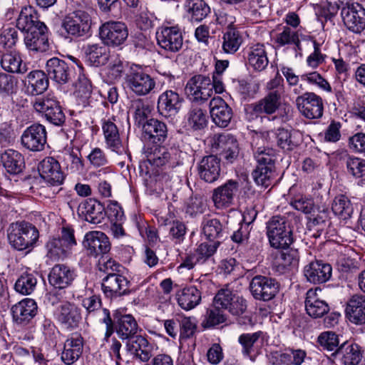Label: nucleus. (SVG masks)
I'll return each instance as SVG.
<instances>
[{
    "mask_svg": "<svg viewBox=\"0 0 365 365\" xmlns=\"http://www.w3.org/2000/svg\"><path fill=\"white\" fill-rule=\"evenodd\" d=\"M249 65L255 71L264 70L269 63L267 53L263 43H257L249 48L247 53Z\"/></svg>",
    "mask_w": 365,
    "mask_h": 365,
    "instance_id": "nucleus-42",
    "label": "nucleus"
},
{
    "mask_svg": "<svg viewBox=\"0 0 365 365\" xmlns=\"http://www.w3.org/2000/svg\"><path fill=\"white\" fill-rule=\"evenodd\" d=\"M76 245L74 230L69 226H63L59 237L51 238L46 242L47 256L53 260L63 259L71 254Z\"/></svg>",
    "mask_w": 365,
    "mask_h": 365,
    "instance_id": "nucleus-3",
    "label": "nucleus"
},
{
    "mask_svg": "<svg viewBox=\"0 0 365 365\" xmlns=\"http://www.w3.org/2000/svg\"><path fill=\"white\" fill-rule=\"evenodd\" d=\"M212 121L219 127H227L232 118L231 108L221 97H214L209 103Z\"/></svg>",
    "mask_w": 365,
    "mask_h": 365,
    "instance_id": "nucleus-28",
    "label": "nucleus"
},
{
    "mask_svg": "<svg viewBox=\"0 0 365 365\" xmlns=\"http://www.w3.org/2000/svg\"><path fill=\"white\" fill-rule=\"evenodd\" d=\"M296 105L300 113L306 118L319 119L323 115V101L313 92H306L297 97Z\"/></svg>",
    "mask_w": 365,
    "mask_h": 365,
    "instance_id": "nucleus-15",
    "label": "nucleus"
},
{
    "mask_svg": "<svg viewBox=\"0 0 365 365\" xmlns=\"http://www.w3.org/2000/svg\"><path fill=\"white\" fill-rule=\"evenodd\" d=\"M180 336L182 339L192 337L197 329V322L195 318L190 317H178Z\"/></svg>",
    "mask_w": 365,
    "mask_h": 365,
    "instance_id": "nucleus-62",
    "label": "nucleus"
},
{
    "mask_svg": "<svg viewBox=\"0 0 365 365\" xmlns=\"http://www.w3.org/2000/svg\"><path fill=\"white\" fill-rule=\"evenodd\" d=\"M166 124L156 118H150L142 127L143 135L145 140L152 143H162L168 138Z\"/></svg>",
    "mask_w": 365,
    "mask_h": 365,
    "instance_id": "nucleus-31",
    "label": "nucleus"
},
{
    "mask_svg": "<svg viewBox=\"0 0 365 365\" xmlns=\"http://www.w3.org/2000/svg\"><path fill=\"white\" fill-rule=\"evenodd\" d=\"M1 160L6 170L13 175L21 173L25 165L24 156L13 149L5 150L1 155Z\"/></svg>",
    "mask_w": 365,
    "mask_h": 365,
    "instance_id": "nucleus-45",
    "label": "nucleus"
},
{
    "mask_svg": "<svg viewBox=\"0 0 365 365\" xmlns=\"http://www.w3.org/2000/svg\"><path fill=\"white\" fill-rule=\"evenodd\" d=\"M78 211L85 217L86 221L96 225L101 223L106 217L104 205L93 198L81 202L78 206Z\"/></svg>",
    "mask_w": 365,
    "mask_h": 365,
    "instance_id": "nucleus-33",
    "label": "nucleus"
},
{
    "mask_svg": "<svg viewBox=\"0 0 365 365\" xmlns=\"http://www.w3.org/2000/svg\"><path fill=\"white\" fill-rule=\"evenodd\" d=\"M207 208L205 199L198 195L190 196L185 205V213L191 217L202 214Z\"/></svg>",
    "mask_w": 365,
    "mask_h": 365,
    "instance_id": "nucleus-58",
    "label": "nucleus"
},
{
    "mask_svg": "<svg viewBox=\"0 0 365 365\" xmlns=\"http://www.w3.org/2000/svg\"><path fill=\"white\" fill-rule=\"evenodd\" d=\"M187 126L193 130H200L207 127L208 116L205 110L197 106H192L186 117Z\"/></svg>",
    "mask_w": 365,
    "mask_h": 365,
    "instance_id": "nucleus-49",
    "label": "nucleus"
},
{
    "mask_svg": "<svg viewBox=\"0 0 365 365\" xmlns=\"http://www.w3.org/2000/svg\"><path fill=\"white\" fill-rule=\"evenodd\" d=\"M283 250L276 255L273 261V267L279 274H284L297 267L299 263V255L297 250Z\"/></svg>",
    "mask_w": 365,
    "mask_h": 365,
    "instance_id": "nucleus-34",
    "label": "nucleus"
},
{
    "mask_svg": "<svg viewBox=\"0 0 365 365\" xmlns=\"http://www.w3.org/2000/svg\"><path fill=\"white\" fill-rule=\"evenodd\" d=\"M37 278L34 273L24 272L16 280L14 289L24 295L31 294L36 289Z\"/></svg>",
    "mask_w": 365,
    "mask_h": 365,
    "instance_id": "nucleus-56",
    "label": "nucleus"
},
{
    "mask_svg": "<svg viewBox=\"0 0 365 365\" xmlns=\"http://www.w3.org/2000/svg\"><path fill=\"white\" fill-rule=\"evenodd\" d=\"M341 16L345 26L354 33L359 34L365 29V9L359 3L346 4Z\"/></svg>",
    "mask_w": 365,
    "mask_h": 365,
    "instance_id": "nucleus-13",
    "label": "nucleus"
},
{
    "mask_svg": "<svg viewBox=\"0 0 365 365\" xmlns=\"http://www.w3.org/2000/svg\"><path fill=\"white\" fill-rule=\"evenodd\" d=\"M156 39L161 48L170 53L178 52L183 45V36L178 26L159 28Z\"/></svg>",
    "mask_w": 365,
    "mask_h": 365,
    "instance_id": "nucleus-12",
    "label": "nucleus"
},
{
    "mask_svg": "<svg viewBox=\"0 0 365 365\" xmlns=\"http://www.w3.org/2000/svg\"><path fill=\"white\" fill-rule=\"evenodd\" d=\"M130 110L133 113L135 123L141 128L149 120L148 117L152 111L150 106L140 98L131 101Z\"/></svg>",
    "mask_w": 365,
    "mask_h": 365,
    "instance_id": "nucleus-51",
    "label": "nucleus"
},
{
    "mask_svg": "<svg viewBox=\"0 0 365 365\" xmlns=\"http://www.w3.org/2000/svg\"><path fill=\"white\" fill-rule=\"evenodd\" d=\"M115 117L104 120L102 123V130L106 147L118 155H126L127 148L123 144L120 137L118 128L115 123Z\"/></svg>",
    "mask_w": 365,
    "mask_h": 365,
    "instance_id": "nucleus-19",
    "label": "nucleus"
},
{
    "mask_svg": "<svg viewBox=\"0 0 365 365\" xmlns=\"http://www.w3.org/2000/svg\"><path fill=\"white\" fill-rule=\"evenodd\" d=\"M129 281L121 274L112 273L108 274L103 280L102 289L104 294L109 298H116L128 292Z\"/></svg>",
    "mask_w": 365,
    "mask_h": 365,
    "instance_id": "nucleus-27",
    "label": "nucleus"
},
{
    "mask_svg": "<svg viewBox=\"0 0 365 365\" xmlns=\"http://www.w3.org/2000/svg\"><path fill=\"white\" fill-rule=\"evenodd\" d=\"M295 132L284 128H279L276 132L277 144L282 150H292L298 145L295 140Z\"/></svg>",
    "mask_w": 365,
    "mask_h": 365,
    "instance_id": "nucleus-57",
    "label": "nucleus"
},
{
    "mask_svg": "<svg viewBox=\"0 0 365 365\" xmlns=\"http://www.w3.org/2000/svg\"><path fill=\"white\" fill-rule=\"evenodd\" d=\"M346 313L351 323L365 325V295H353L347 302Z\"/></svg>",
    "mask_w": 365,
    "mask_h": 365,
    "instance_id": "nucleus-35",
    "label": "nucleus"
},
{
    "mask_svg": "<svg viewBox=\"0 0 365 365\" xmlns=\"http://www.w3.org/2000/svg\"><path fill=\"white\" fill-rule=\"evenodd\" d=\"M291 205L306 215L311 214L314 210L313 200L303 195L295 196L291 201Z\"/></svg>",
    "mask_w": 365,
    "mask_h": 365,
    "instance_id": "nucleus-64",
    "label": "nucleus"
},
{
    "mask_svg": "<svg viewBox=\"0 0 365 365\" xmlns=\"http://www.w3.org/2000/svg\"><path fill=\"white\" fill-rule=\"evenodd\" d=\"M185 93L193 102L207 101L212 96L210 78L203 75L194 76L187 81Z\"/></svg>",
    "mask_w": 365,
    "mask_h": 365,
    "instance_id": "nucleus-14",
    "label": "nucleus"
},
{
    "mask_svg": "<svg viewBox=\"0 0 365 365\" xmlns=\"http://www.w3.org/2000/svg\"><path fill=\"white\" fill-rule=\"evenodd\" d=\"M250 289L255 299L269 301L277 294L279 284L274 279L257 275L252 278L250 284Z\"/></svg>",
    "mask_w": 365,
    "mask_h": 365,
    "instance_id": "nucleus-16",
    "label": "nucleus"
},
{
    "mask_svg": "<svg viewBox=\"0 0 365 365\" xmlns=\"http://www.w3.org/2000/svg\"><path fill=\"white\" fill-rule=\"evenodd\" d=\"M45 68L48 77L61 85L68 83L73 75L72 67L57 57L48 60Z\"/></svg>",
    "mask_w": 365,
    "mask_h": 365,
    "instance_id": "nucleus-23",
    "label": "nucleus"
},
{
    "mask_svg": "<svg viewBox=\"0 0 365 365\" xmlns=\"http://www.w3.org/2000/svg\"><path fill=\"white\" fill-rule=\"evenodd\" d=\"M138 324L131 314L118 317L115 322V331L122 340H129L136 336Z\"/></svg>",
    "mask_w": 365,
    "mask_h": 365,
    "instance_id": "nucleus-40",
    "label": "nucleus"
},
{
    "mask_svg": "<svg viewBox=\"0 0 365 365\" xmlns=\"http://www.w3.org/2000/svg\"><path fill=\"white\" fill-rule=\"evenodd\" d=\"M146 160L143 162L147 168L148 165L155 168L166 165L170 160L171 155L165 146L153 145L145 151Z\"/></svg>",
    "mask_w": 365,
    "mask_h": 365,
    "instance_id": "nucleus-39",
    "label": "nucleus"
},
{
    "mask_svg": "<svg viewBox=\"0 0 365 365\" xmlns=\"http://www.w3.org/2000/svg\"><path fill=\"white\" fill-rule=\"evenodd\" d=\"M242 43V38L236 29H227L223 35L222 49L227 53H235Z\"/></svg>",
    "mask_w": 365,
    "mask_h": 365,
    "instance_id": "nucleus-55",
    "label": "nucleus"
},
{
    "mask_svg": "<svg viewBox=\"0 0 365 365\" xmlns=\"http://www.w3.org/2000/svg\"><path fill=\"white\" fill-rule=\"evenodd\" d=\"M348 173L359 178L365 175V160L356 157H348L346 160Z\"/></svg>",
    "mask_w": 365,
    "mask_h": 365,
    "instance_id": "nucleus-63",
    "label": "nucleus"
},
{
    "mask_svg": "<svg viewBox=\"0 0 365 365\" xmlns=\"http://www.w3.org/2000/svg\"><path fill=\"white\" fill-rule=\"evenodd\" d=\"M1 66L4 71L9 73H24L28 70L26 64L23 63L21 54L16 51L4 53L1 56Z\"/></svg>",
    "mask_w": 365,
    "mask_h": 365,
    "instance_id": "nucleus-46",
    "label": "nucleus"
},
{
    "mask_svg": "<svg viewBox=\"0 0 365 365\" xmlns=\"http://www.w3.org/2000/svg\"><path fill=\"white\" fill-rule=\"evenodd\" d=\"M126 87L138 96L149 94L155 87V80L139 68L131 67L125 77Z\"/></svg>",
    "mask_w": 365,
    "mask_h": 365,
    "instance_id": "nucleus-7",
    "label": "nucleus"
},
{
    "mask_svg": "<svg viewBox=\"0 0 365 365\" xmlns=\"http://www.w3.org/2000/svg\"><path fill=\"white\" fill-rule=\"evenodd\" d=\"M261 331L254 333L242 334L238 337V342L242 346V352L244 356L253 360V356L256 352L257 343L262 335Z\"/></svg>",
    "mask_w": 365,
    "mask_h": 365,
    "instance_id": "nucleus-52",
    "label": "nucleus"
},
{
    "mask_svg": "<svg viewBox=\"0 0 365 365\" xmlns=\"http://www.w3.org/2000/svg\"><path fill=\"white\" fill-rule=\"evenodd\" d=\"M85 53L88 60L95 66L105 65L109 58H113L110 55V50L106 45L91 44L86 48Z\"/></svg>",
    "mask_w": 365,
    "mask_h": 365,
    "instance_id": "nucleus-48",
    "label": "nucleus"
},
{
    "mask_svg": "<svg viewBox=\"0 0 365 365\" xmlns=\"http://www.w3.org/2000/svg\"><path fill=\"white\" fill-rule=\"evenodd\" d=\"M274 42L279 47L286 45H294L296 51H301V41L299 34L289 27H284L282 31L276 34Z\"/></svg>",
    "mask_w": 365,
    "mask_h": 365,
    "instance_id": "nucleus-53",
    "label": "nucleus"
},
{
    "mask_svg": "<svg viewBox=\"0 0 365 365\" xmlns=\"http://www.w3.org/2000/svg\"><path fill=\"white\" fill-rule=\"evenodd\" d=\"M58 322L66 329L73 330L78 327L81 320V309L73 303L64 302L54 313Z\"/></svg>",
    "mask_w": 365,
    "mask_h": 365,
    "instance_id": "nucleus-18",
    "label": "nucleus"
},
{
    "mask_svg": "<svg viewBox=\"0 0 365 365\" xmlns=\"http://www.w3.org/2000/svg\"><path fill=\"white\" fill-rule=\"evenodd\" d=\"M214 306L226 309L233 315H241L247 309V302L235 294L227 285L218 290L213 301Z\"/></svg>",
    "mask_w": 365,
    "mask_h": 365,
    "instance_id": "nucleus-5",
    "label": "nucleus"
},
{
    "mask_svg": "<svg viewBox=\"0 0 365 365\" xmlns=\"http://www.w3.org/2000/svg\"><path fill=\"white\" fill-rule=\"evenodd\" d=\"M7 235L9 244L21 251L32 247L38 239L39 233L34 225L23 221L11 224Z\"/></svg>",
    "mask_w": 365,
    "mask_h": 365,
    "instance_id": "nucleus-2",
    "label": "nucleus"
},
{
    "mask_svg": "<svg viewBox=\"0 0 365 365\" xmlns=\"http://www.w3.org/2000/svg\"><path fill=\"white\" fill-rule=\"evenodd\" d=\"M220 244V241H215L212 244L203 242L198 245L193 254L197 259L199 264L204 263L210 257H212L216 252Z\"/></svg>",
    "mask_w": 365,
    "mask_h": 365,
    "instance_id": "nucleus-61",
    "label": "nucleus"
},
{
    "mask_svg": "<svg viewBox=\"0 0 365 365\" xmlns=\"http://www.w3.org/2000/svg\"><path fill=\"white\" fill-rule=\"evenodd\" d=\"M179 306L185 310H190L198 305L201 301V292L195 287H187L176 294Z\"/></svg>",
    "mask_w": 365,
    "mask_h": 365,
    "instance_id": "nucleus-47",
    "label": "nucleus"
},
{
    "mask_svg": "<svg viewBox=\"0 0 365 365\" xmlns=\"http://www.w3.org/2000/svg\"><path fill=\"white\" fill-rule=\"evenodd\" d=\"M331 266L319 260L311 262L304 268V273L307 279L314 284L327 282L331 278Z\"/></svg>",
    "mask_w": 365,
    "mask_h": 365,
    "instance_id": "nucleus-29",
    "label": "nucleus"
},
{
    "mask_svg": "<svg viewBox=\"0 0 365 365\" xmlns=\"http://www.w3.org/2000/svg\"><path fill=\"white\" fill-rule=\"evenodd\" d=\"M275 167L257 166L252 172V178L257 185L264 188L269 187L274 175Z\"/></svg>",
    "mask_w": 365,
    "mask_h": 365,
    "instance_id": "nucleus-59",
    "label": "nucleus"
},
{
    "mask_svg": "<svg viewBox=\"0 0 365 365\" xmlns=\"http://www.w3.org/2000/svg\"><path fill=\"white\" fill-rule=\"evenodd\" d=\"M262 138H257L252 145L253 155L257 163V166L275 167L276 152L268 146L261 145Z\"/></svg>",
    "mask_w": 365,
    "mask_h": 365,
    "instance_id": "nucleus-38",
    "label": "nucleus"
},
{
    "mask_svg": "<svg viewBox=\"0 0 365 365\" xmlns=\"http://www.w3.org/2000/svg\"><path fill=\"white\" fill-rule=\"evenodd\" d=\"M212 149L218 153L228 163L239 156L240 147L236 138L230 133L216 135L212 138Z\"/></svg>",
    "mask_w": 365,
    "mask_h": 365,
    "instance_id": "nucleus-11",
    "label": "nucleus"
},
{
    "mask_svg": "<svg viewBox=\"0 0 365 365\" xmlns=\"http://www.w3.org/2000/svg\"><path fill=\"white\" fill-rule=\"evenodd\" d=\"M182 98L175 91L167 90L158 99L157 109L159 114L165 118L175 116L180 111Z\"/></svg>",
    "mask_w": 365,
    "mask_h": 365,
    "instance_id": "nucleus-22",
    "label": "nucleus"
},
{
    "mask_svg": "<svg viewBox=\"0 0 365 365\" xmlns=\"http://www.w3.org/2000/svg\"><path fill=\"white\" fill-rule=\"evenodd\" d=\"M17 28L24 31V42L28 49L36 52H45L49 48L47 27L38 19L31 7L23 9L19 16Z\"/></svg>",
    "mask_w": 365,
    "mask_h": 365,
    "instance_id": "nucleus-1",
    "label": "nucleus"
},
{
    "mask_svg": "<svg viewBox=\"0 0 365 365\" xmlns=\"http://www.w3.org/2000/svg\"><path fill=\"white\" fill-rule=\"evenodd\" d=\"M240 192V182L228 180L212 192V201L216 210H224L235 204V200Z\"/></svg>",
    "mask_w": 365,
    "mask_h": 365,
    "instance_id": "nucleus-9",
    "label": "nucleus"
},
{
    "mask_svg": "<svg viewBox=\"0 0 365 365\" xmlns=\"http://www.w3.org/2000/svg\"><path fill=\"white\" fill-rule=\"evenodd\" d=\"M331 210L341 220H346L352 217L354 206L348 197L340 195L334 199Z\"/></svg>",
    "mask_w": 365,
    "mask_h": 365,
    "instance_id": "nucleus-50",
    "label": "nucleus"
},
{
    "mask_svg": "<svg viewBox=\"0 0 365 365\" xmlns=\"http://www.w3.org/2000/svg\"><path fill=\"white\" fill-rule=\"evenodd\" d=\"M364 349L356 343L344 342L331 356L343 365H358L363 358Z\"/></svg>",
    "mask_w": 365,
    "mask_h": 365,
    "instance_id": "nucleus-25",
    "label": "nucleus"
},
{
    "mask_svg": "<svg viewBox=\"0 0 365 365\" xmlns=\"http://www.w3.org/2000/svg\"><path fill=\"white\" fill-rule=\"evenodd\" d=\"M266 229L271 247L284 249L293 242L292 232L284 217H272L267 222Z\"/></svg>",
    "mask_w": 365,
    "mask_h": 365,
    "instance_id": "nucleus-4",
    "label": "nucleus"
},
{
    "mask_svg": "<svg viewBox=\"0 0 365 365\" xmlns=\"http://www.w3.org/2000/svg\"><path fill=\"white\" fill-rule=\"evenodd\" d=\"M27 91L31 95L38 96L43 93L48 86V77L42 71H31L27 77Z\"/></svg>",
    "mask_w": 365,
    "mask_h": 365,
    "instance_id": "nucleus-44",
    "label": "nucleus"
},
{
    "mask_svg": "<svg viewBox=\"0 0 365 365\" xmlns=\"http://www.w3.org/2000/svg\"><path fill=\"white\" fill-rule=\"evenodd\" d=\"M127 351L142 361H148L152 356V345L141 335L130 338L126 344Z\"/></svg>",
    "mask_w": 365,
    "mask_h": 365,
    "instance_id": "nucleus-37",
    "label": "nucleus"
},
{
    "mask_svg": "<svg viewBox=\"0 0 365 365\" xmlns=\"http://www.w3.org/2000/svg\"><path fill=\"white\" fill-rule=\"evenodd\" d=\"M202 233L210 241H219L223 237L224 226L220 220L210 215L203 217L201 222Z\"/></svg>",
    "mask_w": 365,
    "mask_h": 365,
    "instance_id": "nucleus-43",
    "label": "nucleus"
},
{
    "mask_svg": "<svg viewBox=\"0 0 365 365\" xmlns=\"http://www.w3.org/2000/svg\"><path fill=\"white\" fill-rule=\"evenodd\" d=\"M83 338L81 334L72 333L64 342L61 353V361L66 365L73 364L83 354Z\"/></svg>",
    "mask_w": 365,
    "mask_h": 365,
    "instance_id": "nucleus-24",
    "label": "nucleus"
},
{
    "mask_svg": "<svg viewBox=\"0 0 365 365\" xmlns=\"http://www.w3.org/2000/svg\"><path fill=\"white\" fill-rule=\"evenodd\" d=\"M38 171L41 177L51 186L61 185L66 178L59 163L53 157L45 158L39 164Z\"/></svg>",
    "mask_w": 365,
    "mask_h": 365,
    "instance_id": "nucleus-20",
    "label": "nucleus"
},
{
    "mask_svg": "<svg viewBox=\"0 0 365 365\" xmlns=\"http://www.w3.org/2000/svg\"><path fill=\"white\" fill-rule=\"evenodd\" d=\"M37 304L29 298L24 299L11 307L14 321L20 325L27 324L36 314Z\"/></svg>",
    "mask_w": 365,
    "mask_h": 365,
    "instance_id": "nucleus-30",
    "label": "nucleus"
},
{
    "mask_svg": "<svg viewBox=\"0 0 365 365\" xmlns=\"http://www.w3.org/2000/svg\"><path fill=\"white\" fill-rule=\"evenodd\" d=\"M185 9L191 19L200 21L210 13V7L203 0H187Z\"/></svg>",
    "mask_w": 365,
    "mask_h": 365,
    "instance_id": "nucleus-54",
    "label": "nucleus"
},
{
    "mask_svg": "<svg viewBox=\"0 0 365 365\" xmlns=\"http://www.w3.org/2000/svg\"><path fill=\"white\" fill-rule=\"evenodd\" d=\"M91 24V15L86 11L77 10L64 17L62 28L71 36L83 37L88 34Z\"/></svg>",
    "mask_w": 365,
    "mask_h": 365,
    "instance_id": "nucleus-6",
    "label": "nucleus"
},
{
    "mask_svg": "<svg viewBox=\"0 0 365 365\" xmlns=\"http://www.w3.org/2000/svg\"><path fill=\"white\" fill-rule=\"evenodd\" d=\"M318 291L322 292L321 289H310L306 294L305 309L307 313L313 318L322 317L329 310L328 304L319 297Z\"/></svg>",
    "mask_w": 365,
    "mask_h": 365,
    "instance_id": "nucleus-36",
    "label": "nucleus"
},
{
    "mask_svg": "<svg viewBox=\"0 0 365 365\" xmlns=\"http://www.w3.org/2000/svg\"><path fill=\"white\" fill-rule=\"evenodd\" d=\"M76 270L64 264L54 265L48 274L49 284L56 289H65L69 287L76 279Z\"/></svg>",
    "mask_w": 365,
    "mask_h": 365,
    "instance_id": "nucleus-26",
    "label": "nucleus"
},
{
    "mask_svg": "<svg viewBox=\"0 0 365 365\" xmlns=\"http://www.w3.org/2000/svg\"><path fill=\"white\" fill-rule=\"evenodd\" d=\"M220 170V159L214 155L203 157L198 164V175L206 182H215Z\"/></svg>",
    "mask_w": 365,
    "mask_h": 365,
    "instance_id": "nucleus-32",
    "label": "nucleus"
},
{
    "mask_svg": "<svg viewBox=\"0 0 365 365\" xmlns=\"http://www.w3.org/2000/svg\"><path fill=\"white\" fill-rule=\"evenodd\" d=\"M83 246L88 255L95 257L106 254L110 248L108 237L100 231L87 232L84 236Z\"/></svg>",
    "mask_w": 365,
    "mask_h": 365,
    "instance_id": "nucleus-21",
    "label": "nucleus"
},
{
    "mask_svg": "<svg viewBox=\"0 0 365 365\" xmlns=\"http://www.w3.org/2000/svg\"><path fill=\"white\" fill-rule=\"evenodd\" d=\"M47 132L45 126L35 123L28 127L21 135V144L29 150L41 151L46 143Z\"/></svg>",
    "mask_w": 365,
    "mask_h": 365,
    "instance_id": "nucleus-17",
    "label": "nucleus"
},
{
    "mask_svg": "<svg viewBox=\"0 0 365 365\" xmlns=\"http://www.w3.org/2000/svg\"><path fill=\"white\" fill-rule=\"evenodd\" d=\"M36 111L43 113L46 120L55 125H61L66 120L59 102L53 96L38 97L32 101Z\"/></svg>",
    "mask_w": 365,
    "mask_h": 365,
    "instance_id": "nucleus-8",
    "label": "nucleus"
},
{
    "mask_svg": "<svg viewBox=\"0 0 365 365\" xmlns=\"http://www.w3.org/2000/svg\"><path fill=\"white\" fill-rule=\"evenodd\" d=\"M99 35L104 44L115 47L122 45L125 41L128 31L124 23L109 21L100 26Z\"/></svg>",
    "mask_w": 365,
    "mask_h": 365,
    "instance_id": "nucleus-10",
    "label": "nucleus"
},
{
    "mask_svg": "<svg viewBox=\"0 0 365 365\" xmlns=\"http://www.w3.org/2000/svg\"><path fill=\"white\" fill-rule=\"evenodd\" d=\"M257 215V213L254 210L248 211L247 212H245L244 214L243 220L245 224V225H241V227L232 235V240L234 242L240 243L243 242L245 240L247 239V230L249 225L255 220Z\"/></svg>",
    "mask_w": 365,
    "mask_h": 365,
    "instance_id": "nucleus-60",
    "label": "nucleus"
},
{
    "mask_svg": "<svg viewBox=\"0 0 365 365\" xmlns=\"http://www.w3.org/2000/svg\"><path fill=\"white\" fill-rule=\"evenodd\" d=\"M282 96L276 93H266V95L257 102L251 105L252 110L258 115L274 114L281 106Z\"/></svg>",
    "mask_w": 365,
    "mask_h": 365,
    "instance_id": "nucleus-41",
    "label": "nucleus"
}]
</instances>
